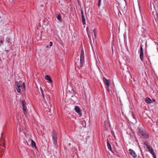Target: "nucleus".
<instances>
[{"label": "nucleus", "mask_w": 158, "mask_h": 158, "mask_svg": "<svg viewBox=\"0 0 158 158\" xmlns=\"http://www.w3.org/2000/svg\"><path fill=\"white\" fill-rule=\"evenodd\" d=\"M157 45L158 46V44H157Z\"/></svg>", "instance_id": "obj_37"}, {"label": "nucleus", "mask_w": 158, "mask_h": 158, "mask_svg": "<svg viewBox=\"0 0 158 158\" xmlns=\"http://www.w3.org/2000/svg\"><path fill=\"white\" fill-rule=\"evenodd\" d=\"M101 0H98V6L99 7H100L101 4Z\"/></svg>", "instance_id": "obj_19"}, {"label": "nucleus", "mask_w": 158, "mask_h": 158, "mask_svg": "<svg viewBox=\"0 0 158 158\" xmlns=\"http://www.w3.org/2000/svg\"><path fill=\"white\" fill-rule=\"evenodd\" d=\"M106 88H107V91H110V90L109 89V87H107V86H106Z\"/></svg>", "instance_id": "obj_27"}, {"label": "nucleus", "mask_w": 158, "mask_h": 158, "mask_svg": "<svg viewBox=\"0 0 158 158\" xmlns=\"http://www.w3.org/2000/svg\"><path fill=\"white\" fill-rule=\"evenodd\" d=\"M42 95V97L44 98V100H45V97H44V95Z\"/></svg>", "instance_id": "obj_29"}, {"label": "nucleus", "mask_w": 158, "mask_h": 158, "mask_svg": "<svg viewBox=\"0 0 158 158\" xmlns=\"http://www.w3.org/2000/svg\"><path fill=\"white\" fill-rule=\"evenodd\" d=\"M43 22L45 26H47L48 24V23L47 21H46V20H44L43 21Z\"/></svg>", "instance_id": "obj_17"}, {"label": "nucleus", "mask_w": 158, "mask_h": 158, "mask_svg": "<svg viewBox=\"0 0 158 158\" xmlns=\"http://www.w3.org/2000/svg\"><path fill=\"white\" fill-rule=\"evenodd\" d=\"M74 109L76 112L78 113V114L79 115V116L80 117L82 115V113L81 110L80 108L79 107L77 106H75Z\"/></svg>", "instance_id": "obj_7"}, {"label": "nucleus", "mask_w": 158, "mask_h": 158, "mask_svg": "<svg viewBox=\"0 0 158 158\" xmlns=\"http://www.w3.org/2000/svg\"><path fill=\"white\" fill-rule=\"evenodd\" d=\"M93 32L94 33V35L95 36V38L96 36V30L95 29L93 30Z\"/></svg>", "instance_id": "obj_21"}, {"label": "nucleus", "mask_w": 158, "mask_h": 158, "mask_svg": "<svg viewBox=\"0 0 158 158\" xmlns=\"http://www.w3.org/2000/svg\"><path fill=\"white\" fill-rule=\"evenodd\" d=\"M31 145L32 146L34 147L35 148H36V144L35 142L33 141L32 139H31Z\"/></svg>", "instance_id": "obj_16"}, {"label": "nucleus", "mask_w": 158, "mask_h": 158, "mask_svg": "<svg viewBox=\"0 0 158 158\" xmlns=\"http://www.w3.org/2000/svg\"><path fill=\"white\" fill-rule=\"evenodd\" d=\"M81 19H85V16L83 13V9L82 8H81Z\"/></svg>", "instance_id": "obj_15"}, {"label": "nucleus", "mask_w": 158, "mask_h": 158, "mask_svg": "<svg viewBox=\"0 0 158 158\" xmlns=\"http://www.w3.org/2000/svg\"><path fill=\"white\" fill-rule=\"evenodd\" d=\"M139 56L141 60L143 61V50L142 44H141L140 47V53Z\"/></svg>", "instance_id": "obj_8"}, {"label": "nucleus", "mask_w": 158, "mask_h": 158, "mask_svg": "<svg viewBox=\"0 0 158 158\" xmlns=\"http://www.w3.org/2000/svg\"><path fill=\"white\" fill-rule=\"evenodd\" d=\"M152 100V101L153 102H155L156 101L154 99H153Z\"/></svg>", "instance_id": "obj_31"}, {"label": "nucleus", "mask_w": 158, "mask_h": 158, "mask_svg": "<svg viewBox=\"0 0 158 158\" xmlns=\"http://www.w3.org/2000/svg\"><path fill=\"white\" fill-rule=\"evenodd\" d=\"M145 102L148 104L152 103L153 102L152 101L150 98L147 97L145 98Z\"/></svg>", "instance_id": "obj_11"}, {"label": "nucleus", "mask_w": 158, "mask_h": 158, "mask_svg": "<svg viewBox=\"0 0 158 158\" xmlns=\"http://www.w3.org/2000/svg\"><path fill=\"white\" fill-rule=\"evenodd\" d=\"M23 88L25 89V85H24V83H23Z\"/></svg>", "instance_id": "obj_30"}, {"label": "nucleus", "mask_w": 158, "mask_h": 158, "mask_svg": "<svg viewBox=\"0 0 158 158\" xmlns=\"http://www.w3.org/2000/svg\"><path fill=\"white\" fill-rule=\"evenodd\" d=\"M86 30L87 31H88L89 30L88 28L87 27H86Z\"/></svg>", "instance_id": "obj_33"}, {"label": "nucleus", "mask_w": 158, "mask_h": 158, "mask_svg": "<svg viewBox=\"0 0 158 158\" xmlns=\"http://www.w3.org/2000/svg\"><path fill=\"white\" fill-rule=\"evenodd\" d=\"M144 144L146 146L148 150V152L152 155L153 158H156V156L152 148L150 145L148 144V142H145Z\"/></svg>", "instance_id": "obj_2"}, {"label": "nucleus", "mask_w": 158, "mask_h": 158, "mask_svg": "<svg viewBox=\"0 0 158 158\" xmlns=\"http://www.w3.org/2000/svg\"><path fill=\"white\" fill-rule=\"evenodd\" d=\"M129 153L133 158H137V155L135 152L132 149H130L129 150Z\"/></svg>", "instance_id": "obj_6"}, {"label": "nucleus", "mask_w": 158, "mask_h": 158, "mask_svg": "<svg viewBox=\"0 0 158 158\" xmlns=\"http://www.w3.org/2000/svg\"><path fill=\"white\" fill-rule=\"evenodd\" d=\"M156 123L158 125V119L156 121Z\"/></svg>", "instance_id": "obj_32"}, {"label": "nucleus", "mask_w": 158, "mask_h": 158, "mask_svg": "<svg viewBox=\"0 0 158 158\" xmlns=\"http://www.w3.org/2000/svg\"><path fill=\"white\" fill-rule=\"evenodd\" d=\"M138 131L143 139H148L149 138V134L146 131L143 130V128L139 126L138 128Z\"/></svg>", "instance_id": "obj_1"}, {"label": "nucleus", "mask_w": 158, "mask_h": 158, "mask_svg": "<svg viewBox=\"0 0 158 158\" xmlns=\"http://www.w3.org/2000/svg\"><path fill=\"white\" fill-rule=\"evenodd\" d=\"M103 80L104 82L105 85L109 87L110 85V81L109 80L106 79L105 77L103 78Z\"/></svg>", "instance_id": "obj_9"}, {"label": "nucleus", "mask_w": 158, "mask_h": 158, "mask_svg": "<svg viewBox=\"0 0 158 158\" xmlns=\"http://www.w3.org/2000/svg\"><path fill=\"white\" fill-rule=\"evenodd\" d=\"M84 51L81 50L80 55V62L81 67H82L83 66L84 63Z\"/></svg>", "instance_id": "obj_4"}, {"label": "nucleus", "mask_w": 158, "mask_h": 158, "mask_svg": "<svg viewBox=\"0 0 158 158\" xmlns=\"http://www.w3.org/2000/svg\"><path fill=\"white\" fill-rule=\"evenodd\" d=\"M3 42H4L2 40H1L0 41V46H1L3 44Z\"/></svg>", "instance_id": "obj_24"}, {"label": "nucleus", "mask_w": 158, "mask_h": 158, "mask_svg": "<svg viewBox=\"0 0 158 158\" xmlns=\"http://www.w3.org/2000/svg\"><path fill=\"white\" fill-rule=\"evenodd\" d=\"M3 147H5V146H4V144H3Z\"/></svg>", "instance_id": "obj_34"}, {"label": "nucleus", "mask_w": 158, "mask_h": 158, "mask_svg": "<svg viewBox=\"0 0 158 158\" xmlns=\"http://www.w3.org/2000/svg\"><path fill=\"white\" fill-rule=\"evenodd\" d=\"M132 117L134 119H136V118L135 117V115L133 113L132 114Z\"/></svg>", "instance_id": "obj_25"}, {"label": "nucleus", "mask_w": 158, "mask_h": 158, "mask_svg": "<svg viewBox=\"0 0 158 158\" xmlns=\"http://www.w3.org/2000/svg\"><path fill=\"white\" fill-rule=\"evenodd\" d=\"M46 48H48V46L47 45V46H46Z\"/></svg>", "instance_id": "obj_35"}, {"label": "nucleus", "mask_w": 158, "mask_h": 158, "mask_svg": "<svg viewBox=\"0 0 158 158\" xmlns=\"http://www.w3.org/2000/svg\"><path fill=\"white\" fill-rule=\"evenodd\" d=\"M52 42L50 41V47L52 46Z\"/></svg>", "instance_id": "obj_26"}, {"label": "nucleus", "mask_w": 158, "mask_h": 158, "mask_svg": "<svg viewBox=\"0 0 158 158\" xmlns=\"http://www.w3.org/2000/svg\"><path fill=\"white\" fill-rule=\"evenodd\" d=\"M40 91H41L42 95H44L43 90L42 89V88L41 87L40 88Z\"/></svg>", "instance_id": "obj_23"}, {"label": "nucleus", "mask_w": 158, "mask_h": 158, "mask_svg": "<svg viewBox=\"0 0 158 158\" xmlns=\"http://www.w3.org/2000/svg\"><path fill=\"white\" fill-rule=\"evenodd\" d=\"M87 34H88V37H89V41H90V42H91V36H90V34H89L88 33Z\"/></svg>", "instance_id": "obj_20"}, {"label": "nucleus", "mask_w": 158, "mask_h": 158, "mask_svg": "<svg viewBox=\"0 0 158 158\" xmlns=\"http://www.w3.org/2000/svg\"><path fill=\"white\" fill-rule=\"evenodd\" d=\"M45 79L48 81L49 83H52V81L49 75H46L45 76Z\"/></svg>", "instance_id": "obj_14"}, {"label": "nucleus", "mask_w": 158, "mask_h": 158, "mask_svg": "<svg viewBox=\"0 0 158 158\" xmlns=\"http://www.w3.org/2000/svg\"><path fill=\"white\" fill-rule=\"evenodd\" d=\"M111 132L112 133V135L114 136V138L115 139L116 138V136H115V134H114V131L112 130L111 131Z\"/></svg>", "instance_id": "obj_22"}, {"label": "nucleus", "mask_w": 158, "mask_h": 158, "mask_svg": "<svg viewBox=\"0 0 158 158\" xmlns=\"http://www.w3.org/2000/svg\"><path fill=\"white\" fill-rule=\"evenodd\" d=\"M25 101L23 100L22 102V104L23 111H26L27 107V106H25Z\"/></svg>", "instance_id": "obj_10"}, {"label": "nucleus", "mask_w": 158, "mask_h": 158, "mask_svg": "<svg viewBox=\"0 0 158 158\" xmlns=\"http://www.w3.org/2000/svg\"><path fill=\"white\" fill-rule=\"evenodd\" d=\"M48 98H50V97L49 96V95H48Z\"/></svg>", "instance_id": "obj_36"}, {"label": "nucleus", "mask_w": 158, "mask_h": 158, "mask_svg": "<svg viewBox=\"0 0 158 158\" xmlns=\"http://www.w3.org/2000/svg\"><path fill=\"white\" fill-rule=\"evenodd\" d=\"M52 137L53 144L56 145L57 144V137L55 131L53 130L52 132Z\"/></svg>", "instance_id": "obj_3"}, {"label": "nucleus", "mask_w": 158, "mask_h": 158, "mask_svg": "<svg viewBox=\"0 0 158 158\" xmlns=\"http://www.w3.org/2000/svg\"><path fill=\"white\" fill-rule=\"evenodd\" d=\"M15 88L18 93H20L21 91V88L22 86L21 85H20L19 83L17 82H15Z\"/></svg>", "instance_id": "obj_5"}, {"label": "nucleus", "mask_w": 158, "mask_h": 158, "mask_svg": "<svg viewBox=\"0 0 158 158\" xmlns=\"http://www.w3.org/2000/svg\"><path fill=\"white\" fill-rule=\"evenodd\" d=\"M56 18L59 22H62L61 16L60 14L57 15Z\"/></svg>", "instance_id": "obj_12"}, {"label": "nucleus", "mask_w": 158, "mask_h": 158, "mask_svg": "<svg viewBox=\"0 0 158 158\" xmlns=\"http://www.w3.org/2000/svg\"><path fill=\"white\" fill-rule=\"evenodd\" d=\"M81 20L83 24L85 25L86 24L85 19H82Z\"/></svg>", "instance_id": "obj_18"}, {"label": "nucleus", "mask_w": 158, "mask_h": 158, "mask_svg": "<svg viewBox=\"0 0 158 158\" xmlns=\"http://www.w3.org/2000/svg\"><path fill=\"white\" fill-rule=\"evenodd\" d=\"M81 123H84L85 124L86 123L85 121L84 120H83V121H82L81 122Z\"/></svg>", "instance_id": "obj_28"}, {"label": "nucleus", "mask_w": 158, "mask_h": 158, "mask_svg": "<svg viewBox=\"0 0 158 158\" xmlns=\"http://www.w3.org/2000/svg\"><path fill=\"white\" fill-rule=\"evenodd\" d=\"M107 145L108 149H109L111 152H112V148L111 145L110 144L108 140H107Z\"/></svg>", "instance_id": "obj_13"}]
</instances>
